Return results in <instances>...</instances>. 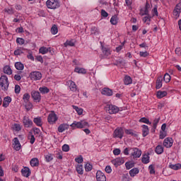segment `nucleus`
I'll return each mask as SVG.
<instances>
[{
  "label": "nucleus",
  "instance_id": "c85d7f7f",
  "mask_svg": "<svg viewBox=\"0 0 181 181\" xmlns=\"http://www.w3.org/2000/svg\"><path fill=\"white\" fill-rule=\"evenodd\" d=\"M156 95L158 98H163V97H166V95H168V92L158 90L156 93Z\"/></svg>",
  "mask_w": 181,
  "mask_h": 181
},
{
  "label": "nucleus",
  "instance_id": "4be33fe9",
  "mask_svg": "<svg viewBox=\"0 0 181 181\" xmlns=\"http://www.w3.org/2000/svg\"><path fill=\"white\" fill-rule=\"evenodd\" d=\"M149 159H150L149 153H148V154H144L142 156L141 162L144 165H147V163H149L150 162Z\"/></svg>",
  "mask_w": 181,
  "mask_h": 181
},
{
  "label": "nucleus",
  "instance_id": "1a4fd4ad",
  "mask_svg": "<svg viewBox=\"0 0 181 181\" xmlns=\"http://www.w3.org/2000/svg\"><path fill=\"white\" fill-rule=\"evenodd\" d=\"M31 97L33 98L34 101H37V103H40V100H42V96L39 91L33 90L31 92Z\"/></svg>",
  "mask_w": 181,
  "mask_h": 181
},
{
  "label": "nucleus",
  "instance_id": "7ed1b4c3",
  "mask_svg": "<svg viewBox=\"0 0 181 181\" xmlns=\"http://www.w3.org/2000/svg\"><path fill=\"white\" fill-rule=\"evenodd\" d=\"M30 80H34L35 81H37V80H40V78H42V73L35 71H33L30 74L29 76Z\"/></svg>",
  "mask_w": 181,
  "mask_h": 181
},
{
  "label": "nucleus",
  "instance_id": "c03bdc74",
  "mask_svg": "<svg viewBox=\"0 0 181 181\" xmlns=\"http://www.w3.org/2000/svg\"><path fill=\"white\" fill-rule=\"evenodd\" d=\"M46 162H52V160L53 159V155L52 153H48L45 156Z\"/></svg>",
  "mask_w": 181,
  "mask_h": 181
},
{
  "label": "nucleus",
  "instance_id": "864d4df0",
  "mask_svg": "<svg viewBox=\"0 0 181 181\" xmlns=\"http://www.w3.org/2000/svg\"><path fill=\"white\" fill-rule=\"evenodd\" d=\"M181 11L179 10H177L176 8L173 11V15L174 16H176V18H179L180 16Z\"/></svg>",
  "mask_w": 181,
  "mask_h": 181
},
{
  "label": "nucleus",
  "instance_id": "4468645a",
  "mask_svg": "<svg viewBox=\"0 0 181 181\" xmlns=\"http://www.w3.org/2000/svg\"><path fill=\"white\" fill-rule=\"evenodd\" d=\"M119 111V108L115 105H109L108 112L109 114H117Z\"/></svg>",
  "mask_w": 181,
  "mask_h": 181
},
{
  "label": "nucleus",
  "instance_id": "79ce46f5",
  "mask_svg": "<svg viewBox=\"0 0 181 181\" xmlns=\"http://www.w3.org/2000/svg\"><path fill=\"white\" fill-rule=\"evenodd\" d=\"M73 108L74 110L76 111L77 114L78 115H81L83 114V109L82 108H80L77 106H75V105H73Z\"/></svg>",
  "mask_w": 181,
  "mask_h": 181
},
{
  "label": "nucleus",
  "instance_id": "f3484780",
  "mask_svg": "<svg viewBox=\"0 0 181 181\" xmlns=\"http://www.w3.org/2000/svg\"><path fill=\"white\" fill-rule=\"evenodd\" d=\"M141 128H142V136L145 138V136H147V135H149V127L146 124H143L141 126Z\"/></svg>",
  "mask_w": 181,
  "mask_h": 181
},
{
  "label": "nucleus",
  "instance_id": "a19ab883",
  "mask_svg": "<svg viewBox=\"0 0 181 181\" xmlns=\"http://www.w3.org/2000/svg\"><path fill=\"white\" fill-rule=\"evenodd\" d=\"M76 172L78 173V175H83V165H77L76 166Z\"/></svg>",
  "mask_w": 181,
  "mask_h": 181
},
{
  "label": "nucleus",
  "instance_id": "680f3d73",
  "mask_svg": "<svg viewBox=\"0 0 181 181\" xmlns=\"http://www.w3.org/2000/svg\"><path fill=\"white\" fill-rule=\"evenodd\" d=\"M101 16H102L103 18H107V17H108V13H107V11H105V10L102 9V10H101Z\"/></svg>",
  "mask_w": 181,
  "mask_h": 181
},
{
  "label": "nucleus",
  "instance_id": "f257e3e1",
  "mask_svg": "<svg viewBox=\"0 0 181 181\" xmlns=\"http://www.w3.org/2000/svg\"><path fill=\"white\" fill-rule=\"evenodd\" d=\"M0 86L4 91H8V88H9V81L8 80V76L6 75H2L0 77Z\"/></svg>",
  "mask_w": 181,
  "mask_h": 181
},
{
  "label": "nucleus",
  "instance_id": "f704fd0d",
  "mask_svg": "<svg viewBox=\"0 0 181 181\" xmlns=\"http://www.w3.org/2000/svg\"><path fill=\"white\" fill-rule=\"evenodd\" d=\"M132 83V78H131V76H126L124 77V84L126 86H129V84Z\"/></svg>",
  "mask_w": 181,
  "mask_h": 181
},
{
  "label": "nucleus",
  "instance_id": "f03ea898",
  "mask_svg": "<svg viewBox=\"0 0 181 181\" xmlns=\"http://www.w3.org/2000/svg\"><path fill=\"white\" fill-rule=\"evenodd\" d=\"M46 5L48 9H57L60 8V1L59 0H47Z\"/></svg>",
  "mask_w": 181,
  "mask_h": 181
},
{
  "label": "nucleus",
  "instance_id": "20e7f679",
  "mask_svg": "<svg viewBox=\"0 0 181 181\" xmlns=\"http://www.w3.org/2000/svg\"><path fill=\"white\" fill-rule=\"evenodd\" d=\"M58 117L56 113L54 112H52L49 115L47 118V121L49 124H53L56 123V121H57Z\"/></svg>",
  "mask_w": 181,
  "mask_h": 181
},
{
  "label": "nucleus",
  "instance_id": "69168bd1",
  "mask_svg": "<svg viewBox=\"0 0 181 181\" xmlns=\"http://www.w3.org/2000/svg\"><path fill=\"white\" fill-rule=\"evenodd\" d=\"M166 136V132H160V139H164V138Z\"/></svg>",
  "mask_w": 181,
  "mask_h": 181
},
{
  "label": "nucleus",
  "instance_id": "c9c22d12",
  "mask_svg": "<svg viewBox=\"0 0 181 181\" xmlns=\"http://www.w3.org/2000/svg\"><path fill=\"white\" fill-rule=\"evenodd\" d=\"M28 139H30V144H31V145H33L35 144V141H36L35 136L30 132L28 134Z\"/></svg>",
  "mask_w": 181,
  "mask_h": 181
},
{
  "label": "nucleus",
  "instance_id": "de8ad7c7",
  "mask_svg": "<svg viewBox=\"0 0 181 181\" xmlns=\"http://www.w3.org/2000/svg\"><path fill=\"white\" fill-rule=\"evenodd\" d=\"M92 169H93V165L91 164L87 163L85 165V170L86 172H90L92 170Z\"/></svg>",
  "mask_w": 181,
  "mask_h": 181
},
{
  "label": "nucleus",
  "instance_id": "5fc2aeb1",
  "mask_svg": "<svg viewBox=\"0 0 181 181\" xmlns=\"http://www.w3.org/2000/svg\"><path fill=\"white\" fill-rule=\"evenodd\" d=\"M153 11V16H158V6H155L154 8H153L152 10Z\"/></svg>",
  "mask_w": 181,
  "mask_h": 181
},
{
  "label": "nucleus",
  "instance_id": "0e129e2a",
  "mask_svg": "<svg viewBox=\"0 0 181 181\" xmlns=\"http://www.w3.org/2000/svg\"><path fill=\"white\" fill-rule=\"evenodd\" d=\"M121 153V150L119 148H115L113 150V154L115 156H118Z\"/></svg>",
  "mask_w": 181,
  "mask_h": 181
},
{
  "label": "nucleus",
  "instance_id": "2eb2a0df",
  "mask_svg": "<svg viewBox=\"0 0 181 181\" xmlns=\"http://www.w3.org/2000/svg\"><path fill=\"white\" fill-rule=\"evenodd\" d=\"M103 95H106L107 97H111L112 95V90L110 88H103L101 91Z\"/></svg>",
  "mask_w": 181,
  "mask_h": 181
},
{
  "label": "nucleus",
  "instance_id": "6ab92c4d",
  "mask_svg": "<svg viewBox=\"0 0 181 181\" xmlns=\"http://www.w3.org/2000/svg\"><path fill=\"white\" fill-rule=\"evenodd\" d=\"M66 129H69V124H61L59 127H58V132H64V131H66Z\"/></svg>",
  "mask_w": 181,
  "mask_h": 181
},
{
  "label": "nucleus",
  "instance_id": "412c9836",
  "mask_svg": "<svg viewBox=\"0 0 181 181\" xmlns=\"http://www.w3.org/2000/svg\"><path fill=\"white\" fill-rule=\"evenodd\" d=\"M49 52H52V48L50 47H41L39 49V53H41V54H46V53H49Z\"/></svg>",
  "mask_w": 181,
  "mask_h": 181
},
{
  "label": "nucleus",
  "instance_id": "39448f33",
  "mask_svg": "<svg viewBox=\"0 0 181 181\" xmlns=\"http://www.w3.org/2000/svg\"><path fill=\"white\" fill-rule=\"evenodd\" d=\"M133 152L131 153V156H133L134 159L136 158H141L142 155V151L139 150L138 148H130Z\"/></svg>",
  "mask_w": 181,
  "mask_h": 181
},
{
  "label": "nucleus",
  "instance_id": "aec40b11",
  "mask_svg": "<svg viewBox=\"0 0 181 181\" xmlns=\"http://www.w3.org/2000/svg\"><path fill=\"white\" fill-rule=\"evenodd\" d=\"M162 81H163V78L162 77V76H158L156 81V90H159V88H161Z\"/></svg>",
  "mask_w": 181,
  "mask_h": 181
},
{
  "label": "nucleus",
  "instance_id": "7c9ffc66",
  "mask_svg": "<svg viewBox=\"0 0 181 181\" xmlns=\"http://www.w3.org/2000/svg\"><path fill=\"white\" fill-rule=\"evenodd\" d=\"M69 88L71 91H77V85L73 81H69Z\"/></svg>",
  "mask_w": 181,
  "mask_h": 181
},
{
  "label": "nucleus",
  "instance_id": "6e6552de",
  "mask_svg": "<svg viewBox=\"0 0 181 181\" xmlns=\"http://www.w3.org/2000/svg\"><path fill=\"white\" fill-rule=\"evenodd\" d=\"M112 163L115 166V168H118V166H121V165H123L124 163V158H117L113 160H112Z\"/></svg>",
  "mask_w": 181,
  "mask_h": 181
},
{
  "label": "nucleus",
  "instance_id": "e2e57ef3",
  "mask_svg": "<svg viewBox=\"0 0 181 181\" xmlns=\"http://www.w3.org/2000/svg\"><path fill=\"white\" fill-rule=\"evenodd\" d=\"M15 93L16 94H19V93H21V86L19 85L15 86Z\"/></svg>",
  "mask_w": 181,
  "mask_h": 181
},
{
  "label": "nucleus",
  "instance_id": "9d476101",
  "mask_svg": "<svg viewBox=\"0 0 181 181\" xmlns=\"http://www.w3.org/2000/svg\"><path fill=\"white\" fill-rule=\"evenodd\" d=\"M149 9H151V4H149V2L146 1L144 8L140 10L141 16H144V15H149Z\"/></svg>",
  "mask_w": 181,
  "mask_h": 181
},
{
  "label": "nucleus",
  "instance_id": "9b49d317",
  "mask_svg": "<svg viewBox=\"0 0 181 181\" xmlns=\"http://www.w3.org/2000/svg\"><path fill=\"white\" fill-rule=\"evenodd\" d=\"M173 145V139L170 137L165 138L163 141V146L165 148H172Z\"/></svg>",
  "mask_w": 181,
  "mask_h": 181
},
{
  "label": "nucleus",
  "instance_id": "49530a36",
  "mask_svg": "<svg viewBox=\"0 0 181 181\" xmlns=\"http://www.w3.org/2000/svg\"><path fill=\"white\" fill-rule=\"evenodd\" d=\"M30 98V95H29V93H25L23 96V100L25 101V103H29Z\"/></svg>",
  "mask_w": 181,
  "mask_h": 181
},
{
  "label": "nucleus",
  "instance_id": "ddd939ff",
  "mask_svg": "<svg viewBox=\"0 0 181 181\" xmlns=\"http://www.w3.org/2000/svg\"><path fill=\"white\" fill-rule=\"evenodd\" d=\"M13 141L14 142L13 144V148L16 151H21L22 146L21 145V142H19V139H18V137H16L13 139Z\"/></svg>",
  "mask_w": 181,
  "mask_h": 181
},
{
  "label": "nucleus",
  "instance_id": "8fccbe9b",
  "mask_svg": "<svg viewBox=\"0 0 181 181\" xmlns=\"http://www.w3.org/2000/svg\"><path fill=\"white\" fill-rule=\"evenodd\" d=\"M16 43L18 45H25V40L23 38L17 37Z\"/></svg>",
  "mask_w": 181,
  "mask_h": 181
},
{
  "label": "nucleus",
  "instance_id": "09e8293b",
  "mask_svg": "<svg viewBox=\"0 0 181 181\" xmlns=\"http://www.w3.org/2000/svg\"><path fill=\"white\" fill-rule=\"evenodd\" d=\"M62 151L63 152H69L70 151V146L68 144H64L62 146Z\"/></svg>",
  "mask_w": 181,
  "mask_h": 181
},
{
  "label": "nucleus",
  "instance_id": "a211bd4d",
  "mask_svg": "<svg viewBox=\"0 0 181 181\" xmlns=\"http://www.w3.org/2000/svg\"><path fill=\"white\" fill-rule=\"evenodd\" d=\"M12 98L9 96H6L4 98L3 102V107L4 108H7V107H9V103H11Z\"/></svg>",
  "mask_w": 181,
  "mask_h": 181
},
{
  "label": "nucleus",
  "instance_id": "774afa93",
  "mask_svg": "<svg viewBox=\"0 0 181 181\" xmlns=\"http://www.w3.org/2000/svg\"><path fill=\"white\" fill-rule=\"evenodd\" d=\"M122 181H129V175L124 174L123 175Z\"/></svg>",
  "mask_w": 181,
  "mask_h": 181
},
{
  "label": "nucleus",
  "instance_id": "dca6fc26",
  "mask_svg": "<svg viewBox=\"0 0 181 181\" xmlns=\"http://www.w3.org/2000/svg\"><path fill=\"white\" fill-rule=\"evenodd\" d=\"M30 169L28 167H25L21 170V174L24 176V177H29L30 176Z\"/></svg>",
  "mask_w": 181,
  "mask_h": 181
},
{
  "label": "nucleus",
  "instance_id": "bb28decb",
  "mask_svg": "<svg viewBox=\"0 0 181 181\" xmlns=\"http://www.w3.org/2000/svg\"><path fill=\"white\" fill-rule=\"evenodd\" d=\"M101 47L103 53V54H105V56H110V54H111V51L110 50V48L105 47L103 45H101Z\"/></svg>",
  "mask_w": 181,
  "mask_h": 181
},
{
  "label": "nucleus",
  "instance_id": "b1692460",
  "mask_svg": "<svg viewBox=\"0 0 181 181\" xmlns=\"http://www.w3.org/2000/svg\"><path fill=\"white\" fill-rule=\"evenodd\" d=\"M30 163L33 168L37 167L39 166V159L37 158H32Z\"/></svg>",
  "mask_w": 181,
  "mask_h": 181
},
{
  "label": "nucleus",
  "instance_id": "4c0bfd02",
  "mask_svg": "<svg viewBox=\"0 0 181 181\" xmlns=\"http://www.w3.org/2000/svg\"><path fill=\"white\" fill-rule=\"evenodd\" d=\"M139 122H143L144 124H147L148 125H152V122L149 121V119L146 117H141L139 119Z\"/></svg>",
  "mask_w": 181,
  "mask_h": 181
},
{
  "label": "nucleus",
  "instance_id": "2f4dec72",
  "mask_svg": "<svg viewBox=\"0 0 181 181\" xmlns=\"http://www.w3.org/2000/svg\"><path fill=\"white\" fill-rule=\"evenodd\" d=\"M169 168L170 169H173V170H179V169L181 168V164L180 163L170 164Z\"/></svg>",
  "mask_w": 181,
  "mask_h": 181
},
{
  "label": "nucleus",
  "instance_id": "a18cd8bd",
  "mask_svg": "<svg viewBox=\"0 0 181 181\" xmlns=\"http://www.w3.org/2000/svg\"><path fill=\"white\" fill-rule=\"evenodd\" d=\"M170 79H171L170 75H169V74L166 73V74L164 75L163 81H164L165 83H169V82L170 81Z\"/></svg>",
  "mask_w": 181,
  "mask_h": 181
},
{
  "label": "nucleus",
  "instance_id": "4d7b16f0",
  "mask_svg": "<svg viewBox=\"0 0 181 181\" xmlns=\"http://www.w3.org/2000/svg\"><path fill=\"white\" fill-rule=\"evenodd\" d=\"M75 161L77 163H83V156H79L78 157L76 158Z\"/></svg>",
  "mask_w": 181,
  "mask_h": 181
},
{
  "label": "nucleus",
  "instance_id": "cd10ccee",
  "mask_svg": "<svg viewBox=\"0 0 181 181\" xmlns=\"http://www.w3.org/2000/svg\"><path fill=\"white\" fill-rule=\"evenodd\" d=\"M139 173V169L137 168H132L129 171V175L132 177H134L136 175H138Z\"/></svg>",
  "mask_w": 181,
  "mask_h": 181
},
{
  "label": "nucleus",
  "instance_id": "603ef678",
  "mask_svg": "<svg viewBox=\"0 0 181 181\" xmlns=\"http://www.w3.org/2000/svg\"><path fill=\"white\" fill-rule=\"evenodd\" d=\"M64 45L65 46V47H67V46L73 47L74 46V42H73V41L67 40L66 42H64Z\"/></svg>",
  "mask_w": 181,
  "mask_h": 181
},
{
  "label": "nucleus",
  "instance_id": "c756f323",
  "mask_svg": "<svg viewBox=\"0 0 181 181\" xmlns=\"http://www.w3.org/2000/svg\"><path fill=\"white\" fill-rule=\"evenodd\" d=\"M3 71L5 73V74H8L9 76L12 74V69H11V66L8 65L4 67Z\"/></svg>",
  "mask_w": 181,
  "mask_h": 181
},
{
  "label": "nucleus",
  "instance_id": "393cba45",
  "mask_svg": "<svg viewBox=\"0 0 181 181\" xmlns=\"http://www.w3.org/2000/svg\"><path fill=\"white\" fill-rule=\"evenodd\" d=\"M34 124L37 125V127H42L43 125V123L42 122V117H35L33 119Z\"/></svg>",
  "mask_w": 181,
  "mask_h": 181
},
{
  "label": "nucleus",
  "instance_id": "37998d69",
  "mask_svg": "<svg viewBox=\"0 0 181 181\" xmlns=\"http://www.w3.org/2000/svg\"><path fill=\"white\" fill-rule=\"evenodd\" d=\"M40 91L42 93V94H47L49 93V90L47 87H41L40 88Z\"/></svg>",
  "mask_w": 181,
  "mask_h": 181
},
{
  "label": "nucleus",
  "instance_id": "0eeeda50",
  "mask_svg": "<svg viewBox=\"0 0 181 181\" xmlns=\"http://www.w3.org/2000/svg\"><path fill=\"white\" fill-rule=\"evenodd\" d=\"M23 124L25 128H32L33 122L29 119L27 116H24L23 119Z\"/></svg>",
  "mask_w": 181,
  "mask_h": 181
},
{
  "label": "nucleus",
  "instance_id": "13d9d810",
  "mask_svg": "<svg viewBox=\"0 0 181 181\" xmlns=\"http://www.w3.org/2000/svg\"><path fill=\"white\" fill-rule=\"evenodd\" d=\"M148 169L150 170V175H155V168L152 165H149Z\"/></svg>",
  "mask_w": 181,
  "mask_h": 181
},
{
  "label": "nucleus",
  "instance_id": "423d86ee",
  "mask_svg": "<svg viewBox=\"0 0 181 181\" xmlns=\"http://www.w3.org/2000/svg\"><path fill=\"white\" fill-rule=\"evenodd\" d=\"M114 138H119V139H122V136H124V130L122 128H117L114 131L113 133Z\"/></svg>",
  "mask_w": 181,
  "mask_h": 181
},
{
  "label": "nucleus",
  "instance_id": "e433bc0d",
  "mask_svg": "<svg viewBox=\"0 0 181 181\" xmlns=\"http://www.w3.org/2000/svg\"><path fill=\"white\" fill-rule=\"evenodd\" d=\"M110 23L112 25H117L118 23V16H117V15L112 16L110 19Z\"/></svg>",
  "mask_w": 181,
  "mask_h": 181
},
{
  "label": "nucleus",
  "instance_id": "bf43d9fd",
  "mask_svg": "<svg viewBox=\"0 0 181 181\" xmlns=\"http://www.w3.org/2000/svg\"><path fill=\"white\" fill-rule=\"evenodd\" d=\"M159 121H160V117L156 118L153 120V126L158 127V124H159Z\"/></svg>",
  "mask_w": 181,
  "mask_h": 181
},
{
  "label": "nucleus",
  "instance_id": "ea45409f",
  "mask_svg": "<svg viewBox=\"0 0 181 181\" xmlns=\"http://www.w3.org/2000/svg\"><path fill=\"white\" fill-rule=\"evenodd\" d=\"M57 32H59V29L57 28V25L54 24L51 28V33L52 35H57Z\"/></svg>",
  "mask_w": 181,
  "mask_h": 181
},
{
  "label": "nucleus",
  "instance_id": "052dcab7",
  "mask_svg": "<svg viewBox=\"0 0 181 181\" xmlns=\"http://www.w3.org/2000/svg\"><path fill=\"white\" fill-rule=\"evenodd\" d=\"M105 170L106 173H111V172H112V169L111 168L110 165H107L105 168Z\"/></svg>",
  "mask_w": 181,
  "mask_h": 181
},
{
  "label": "nucleus",
  "instance_id": "6e6d98bb",
  "mask_svg": "<svg viewBox=\"0 0 181 181\" xmlns=\"http://www.w3.org/2000/svg\"><path fill=\"white\" fill-rule=\"evenodd\" d=\"M139 55L141 56V57H148L149 56V54L148 52L145 51V52H140Z\"/></svg>",
  "mask_w": 181,
  "mask_h": 181
},
{
  "label": "nucleus",
  "instance_id": "f8f14e48",
  "mask_svg": "<svg viewBox=\"0 0 181 181\" xmlns=\"http://www.w3.org/2000/svg\"><path fill=\"white\" fill-rule=\"evenodd\" d=\"M96 180L97 181H107V177L103 172L99 170L96 173Z\"/></svg>",
  "mask_w": 181,
  "mask_h": 181
},
{
  "label": "nucleus",
  "instance_id": "473e14b6",
  "mask_svg": "<svg viewBox=\"0 0 181 181\" xmlns=\"http://www.w3.org/2000/svg\"><path fill=\"white\" fill-rule=\"evenodd\" d=\"M125 166H126V169L127 170H129V169H132V168H134V166H135V163H134L132 161H127L125 163Z\"/></svg>",
  "mask_w": 181,
  "mask_h": 181
},
{
  "label": "nucleus",
  "instance_id": "3c124183",
  "mask_svg": "<svg viewBox=\"0 0 181 181\" xmlns=\"http://www.w3.org/2000/svg\"><path fill=\"white\" fill-rule=\"evenodd\" d=\"M23 54V51L22 49H18L14 51L15 56H21V54Z\"/></svg>",
  "mask_w": 181,
  "mask_h": 181
},
{
  "label": "nucleus",
  "instance_id": "338daca9",
  "mask_svg": "<svg viewBox=\"0 0 181 181\" xmlns=\"http://www.w3.org/2000/svg\"><path fill=\"white\" fill-rule=\"evenodd\" d=\"M32 107H33V105H32L31 103H28L27 105H25V108L27 111H30Z\"/></svg>",
  "mask_w": 181,
  "mask_h": 181
},
{
  "label": "nucleus",
  "instance_id": "a878e982",
  "mask_svg": "<svg viewBox=\"0 0 181 181\" xmlns=\"http://www.w3.org/2000/svg\"><path fill=\"white\" fill-rule=\"evenodd\" d=\"M155 152L157 155H162L163 153V147L162 145H158L155 148Z\"/></svg>",
  "mask_w": 181,
  "mask_h": 181
},
{
  "label": "nucleus",
  "instance_id": "5701e85b",
  "mask_svg": "<svg viewBox=\"0 0 181 181\" xmlns=\"http://www.w3.org/2000/svg\"><path fill=\"white\" fill-rule=\"evenodd\" d=\"M75 73H78V74H86L87 70L84 68H80L76 66L74 69Z\"/></svg>",
  "mask_w": 181,
  "mask_h": 181
},
{
  "label": "nucleus",
  "instance_id": "58836bf2",
  "mask_svg": "<svg viewBox=\"0 0 181 181\" xmlns=\"http://www.w3.org/2000/svg\"><path fill=\"white\" fill-rule=\"evenodd\" d=\"M71 128H82L81 127V122H74L71 124Z\"/></svg>",
  "mask_w": 181,
  "mask_h": 181
},
{
  "label": "nucleus",
  "instance_id": "72a5a7b5",
  "mask_svg": "<svg viewBox=\"0 0 181 181\" xmlns=\"http://www.w3.org/2000/svg\"><path fill=\"white\" fill-rule=\"evenodd\" d=\"M15 67H16V70H23V69H25V66L21 62H16Z\"/></svg>",
  "mask_w": 181,
  "mask_h": 181
}]
</instances>
